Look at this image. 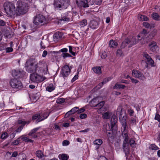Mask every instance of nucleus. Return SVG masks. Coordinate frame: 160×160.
Returning a JSON list of instances; mask_svg holds the SVG:
<instances>
[{
  "label": "nucleus",
  "mask_w": 160,
  "mask_h": 160,
  "mask_svg": "<svg viewBox=\"0 0 160 160\" xmlns=\"http://www.w3.org/2000/svg\"><path fill=\"white\" fill-rule=\"evenodd\" d=\"M26 70L29 73H32L30 76L31 80L34 82H41L46 79L43 75L48 73V65L42 60L38 63L28 61L26 64Z\"/></svg>",
  "instance_id": "nucleus-1"
},
{
  "label": "nucleus",
  "mask_w": 160,
  "mask_h": 160,
  "mask_svg": "<svg viewBox=\"0 0 160 160\" xmlns=\"http://www.w3.org/2000/svg\"><path fill=\"white\" fill-rule=\"evenodd\" d=\"M32 0H18L17 2L16 8L13 2L7 1L3 5L4 10L8 15L12 17L15 15H20L26 12L29 4Z\"/></svg>",
  "instance_id": "nucleus-2"
},
{
  "label": "nucleus",
  "mask_w": 160,
  "mask_h": 160,
  "mask_svg": "<svg viewBox=\"0 0 160 160\" xmlns=\"http://www.w3.org/2000/svg\"><path fill=\"white\" fill-rule=\"evenodd\" d=\"M127 116L126 115L122 116H119V120L122 126V128H121L122 135L124 139L123 143V149L125 153L126 158H127V155L129 152V144L128 140L129 139V134L128 130L127 128Z\"/></svg>",
  "instance_id": "nucleus-3"
},
{
  "label": "nucleus",
  "mask_w": 160,
  "mask_h": 160,
  "mask_svg": "<svg viewBox=\"0 0 160 160\" xmlns=\"http://www.w3.org/2000/svg\"><path fill=\"white\" fill-rule=\"evenodd\" d=\"M33 23L37 27H40L47 23V19L43 15L38 14L33 18Z\"/></svg>",
  "instance_id": "nucleus-4"
},
{
  "label": "nucleus",
  "mask_w": 160,
  "mask_h": 160,
  "mask_svg": "<svg viewBox=\"0 0 160 160\" xmlns=\"http://www.w3.org/2000/svg\"><path fill=\"white\" fill-rule=\"evenodd\" d=\"M70 0H55L54 5L57 7L66 8L69 5Z\"/></svg>",
  "instance_id": "nucleus-5"
},
{
  "label": "nucleus",
  "mask_w": 160,
  "mask_h": 160,
  "mask_svg": "<svg viewBox=\"0 0 160 160\" xmlns=\"http://www.w3.org/2000/svg\"><path fill=\"white\" fill-rule=\"evenodd\" d=\"M71 68L67 65L63 66L62 68L61 75L64 78L67 77L70 73Z\"/></svg>",
  "instance_id": "nucleus-6"
},
{
  "label": "nucleus",
  "mask_w": 160,
  "mask_h": 160,
  "mask_svg": "<svg viewBox=\"0 0 160 160\" xmlns=\"http://www.w3.org/2000/svg\"><path fill=\"white\" fill-rule=\"evenodd\" d=\"M10 86L13 88H21L22 83L21 81L16 78L11 79L9 81Z\"/></svg>",
  "instance_id": "nucleus-7"
},
{
  "label": "nucleus",
  "mask_w": 160,
  "mask_h": 160,
  "mask_svg": "<svg viewBox=\"0 0 160 160\" xmlns=\"http://www.w3.org/2000/svg\"><path fill=\"white\" fill-rule=\"evenodd\" d=\"M137 43H138V41L135 40L134 38H132L131 40L127 38L122 42L121 45V47L122 48H124L128 44H130L129 47H131Z\"/></svg>",
  "instance_id": "nucleus-8"
},
{
  "label": "nucleus",
  "mask_w": 160,
  "mask_h": 160,
  "mask_svg": "<svg viewBox=\"0 0 160 160\" xmlns=\"http://www.w3.org/2000/svg\"><path fill=\"white\" fill-rule=\"evenodd\" d=\"M91 0H76V3L79 7L87 8L89 5L92 4V2H90Z\"/></svg>",
  "instance_id": "nucleus-9"
},
{
  "label": "nucleus",
  "mask_w": 160,
  "mask_h": 160,
  "mask_svg": "<svg viewBox=\"0 0 160 160\" xmlns=\"http://www.w3.org/2000/svg\"><path fill=\"white\" fill-rule=\"evenodd\" d=\"M132 76L142 80L145 79V77L143 74L139 71L133 70L132 71Z\"/></svg>",
  "instance_id": "nucleus-10"
},
{
  "label": "nucleus",
  "mask_w": 160,
  "mask_h": 160,
  "mask_svg": "<svg viewBox=\"0 0 160 160\" xmlns=\"http://www.w3.org/2000/svg\"><path fill=\"white\" fill-rule=\"evenodd\" d=\"M148 47L150 50L154 52H156L158 50V47L156 42L152 41L148 45Z\"/></svg>",
  "instance_id": "nucleus-11"
},
{
  "label": "nucleus",
  "mask_w": 160,
  "mask_h": 160,
  "mask_svg": "<svg viewBox=\"0 0 160 160\" xmlns=\"http://www.w3.org/2000/svg\"><path fill=\"white\" fill-rule=\"evenodd\" d=\"M71 14H72V13L70 12L62 14V18L61 20L66 22L69 21L72 18Z\"/></svg>",
  "instance_id": "nucleus-12"
},
{
  "label": "nucleus",
  "mask_w": 160,
  "mask_h": 160,
  "mask_svg": "<svg viewBox=\"0 0 160 160\" xmlns=\"http://www.w3.org/2000/svg\"><path fill=\"white\" fill-rule=\"evenodd\" d=\"M143 57L146 58L147 62L149 63L152 67L154 66V61L151 58L149 55L146 52L143 53Z\"/></svg>",
  "instance_id": "nucleus-13"
},
{
  "label": "nucleus",
  "mask_w": 160,
  "mask_h": 160,
  "mask_svg": "<svg viewBox=\"0 0 160 160\" xmlns=\"http://www.w3.org/2000/svg\"><path fill=\"white\" fill-rule=\"evenodd\" d=\"M104 104V101H100L97 104L95 107L96 109H98L97 112L98 114H101L102 112L104 111V108L102 107Z\"/></svg>",
  "instance_id": "nucleus-14"
},
{
  "label": "nucleus",
  "mask_w": 160,
  "mask_h": 160,
  "mask_svg": "<svg viewBox=\"0 0 160 160\" xmlns=\"http://www.w3.org/2000/svg\"><path fill=\"white\" fill-rule=\"evenodd\" d=\"M50 112L47 110L41 115V117H39L37 121L38 122L42 121L44 119L47 118L49 115Z\"/></svg>",
  "instance_id": "nucleus-15"
},
{
  "label": "nucleus",
  "mask_w": 160,
  "mask_h": 160,
  "mask_svg": "<svg viewBox=\"0 0 160 160\" xmlns=\"http://www.w3.org/2000/svg\"><path fill=\"white\" fill-rule=\"evenodd\" d=\"M101 100V98L99 97H97L94 98L90 102V104L92 107H96L97 104Z\"/></svg>",
  "instance_id": "nucleus-16"
},
{
  "label": "nucleus",
  "mask_w": 160,
  "mask_h": 160,
  "mask_svg": "<svg viewBox=\"0 0 160 160\" xmlns=\"http://www.w3.org/2000/svg\"><path fill=\"white\" fill-rule=\"evenodd\" d=\"M62 34L60 32H56L53 35V39L54 42H57L58 41L62 36Z\"/></svg>",
  "instance_id": "nucleus-17"
},
{
  "label": "nucleus",
  "mask_w": 160,
  "mask_h": 160,
  "mask_svg": "<svg viewBox=\"0 0 160 160\" xmlns=\"http://www.w3.org/2000/svg\"><path fill=\"white\" fill-rule=\"evenodd\" d=\"M147 31L145 29H143L142 32L139 33L137 36V38H134L135 40L138 41V42H139V41L140 39H142V38L143 37L144 35L147 33Z\"/></svg>",
  "instance_id": "nucleus-18"
},
{
  "label": "nucleus",
  "mask_w": 160,
  "mask_h": 160,
  "mask_svg": "<svg viewBox=\"0 0 160 160\" xmlns=\"http://www.w3.org/2000/svg\"><path fill=\"white\" fill-rule=\"evenodd\" d=\"M78 107H75L72 108L70 111L67 112L65 115V117H68L70 115L74 114L76 112H78Z\"/></svg>",
  "instance_id": "nucleus-19"
},
{
  "label": "nucleus",
  "mask_w": 160,
  "mask_h": 160,
  "mask_svg": "<svg viewBox=\"0 0 160 160\" xmlns=\"http://www.w3.org/2000/svg\"><path fill=\"white\" fill-rule=\"evenodd\" d=\"M102 141L101 139H97L93 142V143L95 145H97L95 148L96 149H98L100 146L102 144Z\"/></svg>",
  "instance_id": "nucleus-20"
},
{
  "label": "nucleus",
  "mask_w": 160,
  "mask_h": 160,
  "mask_svg": "<svg viewBox=\"0 0 160 160\" xmlns=\"http://www.w3.org/2000/svg\"><path fill=\"white\" fill-rule=\"evenodd\" d=\"M90 28L93 29H95L98 26V23L96 21L92 20L91 21L90 24Z\"/></svg>",
  "instance_id": "nucleus-21"
},
{
  "label": "nucleus",
  "mask_w": 160,
  "mask_h": 160,
  "mask_svg": "<svg viewBox=\"0 0 160 160\" xmlns=\"http://www.w3.org/2000/svg\"><path fill=\"white\" fill-rule=\"evenodd\" d=\"M138 18L140 21H148V18L146 16L144 15L138 14Z\"/></svg>",
  "instance_id": "nucleus-22"
},
{
  "label": "nucleus",
  "mask_w": 160,
  "mask_h": 160,
  "mask_svg": "<svg viewBox=\"0 0 160 160\" xmlns=\"http://www.w3.org/2000/svg\"><path fill=\"white\" fill-rule=\"evenodd\" d=\"M112 114L109 112H107L103 113L102 114V117L104 119H107L110 118Z\"/></svg>",
  "instance_id": "nucleus-23"
},
{
  "label": "nucleus",
  "mask_w": 160,
  "mask_h": 160,
  "mask_svg": "<svg viewBox=\"0 0 160 160\" xmlns=\"http://www.w3.org/2000/svg\"><path fill=\"white\" fill-rule=\"evenodd\" d=\"M55 86L52 83L50 84L46 88V90L49 92H51L55 89Z\"/></svg>",
  "instance_id": "nucleus-24"
},
{
  "label": "nucleus",
  "mask_w": 160,
  "mask_h": 160,
  "mask_svg": "<svg viewBox=\"0 0 160 160\" xmlns=\"http://www.w3.org/2000/svg\"><path fill=\"white\" fill-rule=\"evenodd\" d=\"M58 158L61 160H68L69 156L66 154H61L59 155Z\"/></svg>",
  "instance_id": "nucleus-25"
},
{
  "label": "nucleus",
  "mask_w": 160,
  "mask_h": 160,
  "mask_svg": "<svg viewBox=\"0 0 160 160\" xmlns=\"http://www.w3.org/2000/svg\"><path fill=\"white\" fill-rule=\"evenodd\" d=\"M92 70L95 73L98 74L101 73V68L100 67H94L92 68Z\"/></svg>",
  "instance_id": "nucleus-26"
},
{
  "label": "nucleus",
  "mask_w": 160,
  "mask_h": 160,
  "mask_svg": "<svg viewBox=\"0 0 160 160\" xmlns=\"http://www.w3.org/2000/svg\"><path fill=\"white\" fill-rule=\"evenodd\" d=\"M126 88L125 86L118 84V83H116L115 86L113 87V88L115 89H124Z\"/></svg>",
  "instance_id": "nucleus-27"
},
{
  "label": "nucleus",
  "mask_w": 160,
  "mask_h": 160,
  "mask_svg": "<svg viewBox=\"0 0 160 160\" xmlns=\"http://www.w3.org/2000/svg\"><path fill=\"white\" fill-rule=\"evenodd\" d=\"M152 18L156 20H160V16L157 13L153 12L151 14Z\"/></svg>",
  "instance_id": "nucleus-28"
},
{
  "label": "nucleus",
  "mask_w": 160,
  "mask_h": 160,
  "mask_svg": "<svg viewBox=\"0 0 160 160\" xmlns=\"http://www.w3.org/2000/svg\"><path fill=\"white\" fill-rule=\"evenodd\" d=\"M118 45V43L113 40H111L109 42V45L110 47L116 48Z\"/></svg>",
  "instance_id": "nucleus-29"
},
{
  "label": "nucleus",
  "mask_w": 160,
  "mask_h": 160,
  "mask_svg": "<svg viewBox=\"0 0 160 160\" xmlns=\"http://www.w3.org/2000/svg\"><path fill=\"white\" fill-rule=\"evenodd\" d=\"M150 150L156 151L159 149V148L155 144H150L148 147Z\"/></svg>",
  "instance_id": "nucleus-30"
},
{
  "label": "nucleus",
  "mask_w": 160,
  "mask_h": 160,
  "mask_svg": "<svg viewBox=\"0 0 160 160\" xmlns=\"http://www.w3.org/2000/svg\"><path fill=\"white\" fill-rule=\"evenodd\" d=\"M122 108L121 106H119L117 109L116 114L117 115H119V116H122Z\"/></svg>",
  "instance_id": "nucleus-31"
},
{
  "label": "nucleus",
  "mask_w": 160,
  "mask_h": 160,
  "mask_svg": "<svg viewBox=\"0 0 160 160\" xmlns=\"http://www.w3.org/2000/svg\"><path fill=\"white\" fill-rule=\"evenodd\" d=\"M117 122V120L116 118H113V121H112V119L111 122V126L112 129H113L114 128H116V124Z\"/></svg>",
  "instance_id": "nucleus-32"
},
{
  "label": "nucleus",
  "mask_w": 160,
  "mask_h": 160,
  "mask_svg": "<svg viewBox=\"0 0 160 160\" xmlns=\"http://www.w3.org/2000/svg\"><path fill=\"white\" fill-rule=\"evenodd\" d=\"M79 25L81 27H83L87 24V20L84 19L81 21L79 23Z\"/></svg>",
  "instance_id": "nucleus-33"
},
{
  "label": "nucleus",
  "mask_w": 160,
  "mask_h": 160,
  "mask_svg": "<svg viewBox=\"0 0 160 160\" xmlns=\"http://www.w3.org/2000/svg\"><path fill=\"white\" fill-rule=\"evenodd\" d=\"M157 30V29H154L149 34V38H153L156 34Z\"/></svg>",
  "instance_id": "nucleus-34"
},
{
  "label": "nucleus",
  "mask_w": 160,
  "mask_h": 160,
  "mask_svg": "<svg viewBox=\"0 0 160 160\" xmlns=\"http://www.w3.org/2000/svg\"><path fill=\"white\" fill-rule=\"evenodd\" d=\"M36 156L38 158H41L43 157V154L41 150H38L36 152Z\"/></svg>",
  "instance_id": "nucleus-35"
},
{
  "label": "nucleus",
  "mask_w": 160,
  "mask_h": 160,
  "mask_svg": "<svg viewBox=\"0 0 160 160\" xmlns=\"http://www.w3.org/2000/svg\"><path fill=\"white\" fill-rule=\"evenodd\" d=\"M129 143L132 147H134L135 146V141L132 139L131 138L129 141Z\"/></svg>",
  "instance_id": "nucleus-36"
},
{
  "label": "nucleus",
  "mask_w": 160,
  "mask_h": 160,
  "mask_svg": "<svg viewBox=\"0 0 160 160\" xmlns=\"http://www.w3.org/2000/svg\"><path fill=\"white\" fill-rule=\"evenodd\" d=\"M132 105L136 108L137 111H139L140 109V107L137 104L133 102L132 103Z\"/></svg>",
  "instance_id": "nucleus-37"
},
{
  "label": "nucleus",
  "mask_w": 160,
  "mask_h": 160,
  "mask_svg": "<svg viewBox=\"0 0 160 160\" xmlns=\"http://www.w3.org/2000/svg\"><path fill=\"white\" fill-rule=\"evenodd\" d=\"M112 79V78L111 77H109L108 78H105L103 80L102 82L103 84H104L108 82V81H110Z\"/></svg>",
  "instance_id": "nucleus-38"
},
{
  "label": "nucleus",
  "mask_w": 160,
  "mask_h": 160,
  "mask_svg": "<svg viewBox=\"0 0 160 160\" xmlns=\"http://www.w3.org/2000/svg\"><path fill=\"white\" fill-rule=\"evenodd\" d=\"M8 137V134L6 132H4L2 134L1 136V138L2 139H5L7 138Z\"/></svg>",
  "instance_id": "nucleus-39"
},
{
  "label": "nucleus",
  "mask_w": 160,
  "mask_h": 160,
  "mask_svg": "<svg viewBox=\"0 0 160 160\" xmlns=\"http://www.w3.org/2000/svg\"><path fill=\"white\" fill-rule=\"evenodd\" d=\"M41 117L40 115L39 114H36L33 115L32 117V119L34 120L36 119H37L38 120V118L39 117ZM37 122H38L37 120Z\"/></svg>",
  "instance_id": "nucleus-40"
},
{
  "label": "nucleus",
  "mask_w": 160,
  "mask_h": 160,
  "mask_svg": "<svg viewBox=\"0 0 160 160\" xmlns=\"http://www.w3.org/2000/svg\"><path fill=\"white\" fill-rule=\"evenodd\" d=\"M128 112L129 115L131 116H133V114L134 112V110L131 108H129L128 109Z\"/></svg>",
  "instance_id": "nucleus-41"
},
{
  "label": "nucleus",
  "mask_w": 160,
  "mask_h": 160,
  "mask_svg": "<svg viewBox=\"0 0 160 160\" xmlns=\"http://www.w3.org/2000/svg\"><path fill=\"white\" fill-rule=\"evenodd\" d=\"M65 99L62 98H58L56 101V102L58 103H61L65 102Z\"/></svg>",
  "instance_id": "nucleus-42"
},
{
  "label": "nucleus",
  "mask_w": 160,
  "mask_h": 160,
  "mask_svg": "<svg viewBox=\"0 0 160 160\" xmlns=\"http://www.w3.org/2000/svg\"><path fill=\"white\" fill-rule=\"evenodd\" d=\"M27 123V122L22 120H19L18 121V123L19 124H22V126L23 127Z\"/></svg>",
  "instance_id": "nucleus-43"
},
{
  "label": "nucleus",
  "mask_w": 160,
  "mask_h": 160,
  "mask_svg": "<svg viewBox=\"0 0 160 160\" xmlns=\"http://www.w3.org/2000/svg\"><path fill=\"white\" fill-rule=\"evenodd\" d=\"M38 128H35L32 129L29 133V135L32 136L33 133H35L38 130Z\"/></svg>",
  "instance_id": "nucleus-44"
},
{
  "label": "nucleus",
  "mask_w": 160,
  "mask_h": 160,
  "mask_svg": "<svg viewBox=\"0 0 160 160\" xmlns=\"http://www.w3.org/2000/svg\"><path fill=\"white\" fill-rule=\"evenodd\" d=\"M20 142V138H18L17 140H14L12 142V144L14 145H18Z\"/></svg>",
  "instance_id": "nucleus-45"
},
{
  "label": "nucleus",
  "mask_w": 160,
  "mask_h": 160,
  "mask_svg": "<svg viewBox=\"0 0 160 160\" xmlns=\"http://www.w3.org/2000/svg\"><path fill=\"white\" fill-rule=\"evenodd\" d=\"M102 2V0H95L94 3L97 5H100Z\"/></svg>",
  "instance_id": "nucleus-46"
},
{
  "label": "nucleus",
  "mask_w": 160,
  "mask_h": 160,
  "mask_svg": "<svg viewBox=\"0 0 160 160\" xmlns=\"http://www.w3.org/2000/svg\"><path fill=\"white\" fill-rule=\"evenodd\" d=\"M69 52L71 53L72 55L75 56V53L74 52H72V47L71 46H69Z\"/></svg>",
  "instance_id": "nucleus-47"
},
{
  "label": "nucleus",
  "mask_w": 160,
  "mask_h": 160,
  "mask_svg": "<svg viewBox=\"0 0 160 160\" xmlns=\"http://www.w3.org/2000/svg\"><path fill=\"white\" fill-rule=\"evenodd\" d=\"M143 25L145 28H150V25L147 22H144L143 23Z\"/></svg>",
  "instance_id": "nucleus-48"
},
{
  "label": "nucleus",
  "mask_w": 160,
  "mask_h": 160,
  "mask_svg": "<svg viewBox=\"0 0 160 160\" xmlns=\"http://www.w3.org/2000/svg\"><path fill=\"white\" fill-rule=\"evenodd\" d=\"M87 117V115L85 113L81 114L80 115L79 117L82 119H83L86 118Z\"/></svg>",
  "instance_id": "nucleus-49"
},
{
  "label": "nucleus",
  "mask_w": 160,
  "mask_h": 160,
  "mask_svg": "<svg viewBox=\"0 0 160 160\" xmlns=\"http://www.w3.org/2000/svg\"><path fill=\"white\" fill-rule=\"evenodd\" d=\"M155 119L158 120L159 122H160V115L159 114L157 113L156 114Z\"/></svg>",
  "instance_id": "nucleus-50"
},
{
  "label": "nucleus",
  "mask_w": 160,
  "mask_h": 160,
  "mask_svg": "<svg viewBox=\"0 0 160 160\" xmlns=\"http://www.w3.org/2000/svg\"><path fill=\"white\" fill-rule=\"evenodd\" d=\"M107 57V54L106 52H102L101 55V57L102 59L105 58Z\"/></svg>",
  "instance_id": "nucleus-51"
},
{
  "label": "nucleus",
  "mask_w": 160,
  "mask_h": 160,
  "mask_svg": "<svg viewBox=\"0 0 160 160\" xmlns=\"http://www.w3.org/2000/svg\"><path fill=\"white\" fill-rule=\"evenodd\" d=\"M122 54V50L120 49H118L117 52V55L119 56H121Z\"/></svg>",
  "instance_id": "nucleus-52"
},
{
  "label": "nucleus",
  "mask_w": 160,
  "mask_h": 160,
  "mask_svg": "<svg viewBox=\"0 0 160 160\" xmlns=\"http://www.w3.org/2000/svg\"><path fill=\"white\" fill-rule=\"evenodd\" d=\"M85 110L84 107L82 108H80L79 109H78V113H80L84 112L85 111Z\"/></svg>",
  "instance_id": "nucleus-53"
},
{
  "label": "nucleus",
  "mask_w": 160,
  "mask_h": 160,
  "mask_svg": "<svg viewBox=\"0 0 160 160\" xmlns=\"http://www.w3.org/2000/svg\"><path fill=\"white\" fill-rule=\"evenodd\" d=\"M5 50L7 52H12L13 49L12 48L8 47Z\"/></svg>",
  "instance_id": "nucleus-54"
},
{
  "label": "nucleus",
  "mask_w": 160,
  "mask_h": 160,
  "mask_svg": "<svg viewBox=\"0 0 160 160\" xmlns=\"http://www.w3.org/2000/svg\"><path fill=\"white\" fill-rule=\"evenodd\" d=\"M154 11L157 12H159L160 11V6H156L154 8Z\"/></svg>",
  "instance_id": "nucleus-55"
},
{
  "label": "nucleus",
  "mask_w": 160,
  "mask_h": 160,
  "mask_svg": "<svg viewBox=\"0 0 160 160\" xmlns=\"http://www.w3.org/2000/svg\"><path fill=\"white\" fill-rule=\"evenodd\" d=\"M23 127V126H21L16 130L15 131L17 132H20L22 130Z\"/></svg>",
  "instance_id": "nucleus-56"
},
{
  "label": "nucleus",
  "mask_w": 160,
  "mask_h": 160,
  "mask_svg": "<svg viewBox=\"0 0 160 160\" xmlns=\"http://www.w3.org/2000/svg\"><path fill=\"white\" fill-rule=\"evenodd\" d=\"M78 75H76L74 76V77L72 78V79L71 80V82H74L78 78Z\"/></svg>",
  "instance_id": "nucleus-57"
},
{
  "label": "nucleus",
  "mask_w": 160,
  "mask_h": 160,
  "mask_svg": "<svg viewBox=\"0 0 160 160\" xmlns=\"http://www.w3.org/2000/svg\"><path fill=\"white\" fill-rule=\"evenodd\" d=\"M69 143V142L66 140L62 142V145L63 146H66L68 145Z\"/></svg>",
  "instance_id": "nucleus-58"
},
{
  "label": "nucleus",
  "mask_w": 160,
  "mask_h": 160,
  "mask_svg": "<svg viewBox=\"0 0 160 160\" xmlns=\"http://www.w3.org/2000/svg\"><path fill=\"white\" fill-rule=\"evenodd\" d=\"M130 78L132 82L134 83H137L138 82V81L137 80L131 77H130Z\"/></svg>",
  "instance_id": "nucleus-59"
},
{
  "label": "nucleus",
  "mask_w": 160,
  "mask_h": 160,
  "mask_svg": "<svg viewBox=\"0 0 160 160\" xmlns=\"http://www.w3.org/2000/svg\"><path fill=\"white\" fill-rule=\"evenodd\" d=\"M63 57L64 58L71 57V55L68 53H64L62 54Z\"/></svg>",
  "instance_id": "nucleus-60"
},
{
  "label": "nucleus",
  "mask_w": 160,
  "mask_h": 160,
  "mask_svg": "<svg viewBox=\"0 0 160 160\" xmlns=\"http://www.w3.org/2000/svg\"><path fill=\"white\" fill-rule=\"evenodd\" d=\"M12 75L14 77H16L18 75V73L16 72V71H13L12 73Z\"/></svg>",
  "instance_id": "nucleus-61"
},
{
  "label": "nucleus",
  "mask_w": 160,
  "mask_h": 160,
  "mask_svg": "<svg viewBox=\"0 0 160 160\" xmlns=\"http://www.w3.org/2000/svg\"><path fill=\"white\" fill-rule=\"evenodd\" d=\"M103 85L104 84H103L102 82L100 83L98 85L96 86V88L97 89H99L103 86Z\"/></svg>",
  "instance_id": "nucleus-62"
},
{
  "label": "nucleus",
  "mask_w": 160,
  "mask_h": 160,
  "mask_svg": "<svg viewBox=\"0 0 160 160\" xmlns=\"http://www.w3.org/2000/svg\"><path fill=\"white\" fill-rule=\"evenodd\" d=\"M48 54V52L46 50H44L42 54V56L43 57H45Z\"/></svg>",
  "instance_id": "nucleus-63"
},
{
  "label": "nucleus",
  "mask_w": 160,
  "mask_h": 160,
  "mask_svg": "<svg viewBox=\"0 0 160 160\" xmlns=\"http://www.w3.org/2000/svg\"><path fill=\"white\" fill-rule=\"evenodd\" d=\"M20 139L21 138L22 141H25L27 139V137L24 136V135H22L21 136L20 138Z\"/></svg>",
  "instance_id": "nucleus-64"
}]
</instances>
